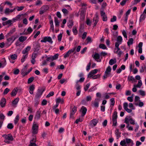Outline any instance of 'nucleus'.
Wrapping results in <instances>:
<instances>
[{
    "label": "nucleus",
    "mask_w": 146,
    "mask_h": 146,
    "mask_svg": "<svg viewBox=\"0 0 146 146\" xmlns=\"http://www.w3.org/2000/svg\"><path fill=\"white\" fill-rule=\"evenodd\" d=\"M9 36L7 35H5V37L7 39L6 44L9 46H10L16 38L14 36Z\"/></svg>",
    "instance_id": "1"
},
{
    "label": "nucleus",
    "mask_w": 146,
    "mask_h": 146,
    "mask_svg": "<svg viewBox=\"0 0 146 146\" xmlns=\"http://www.w3.org/2000/svg\"><path fill=\"white\" fill-rule=\"evenodd\" d=\"M111 70V67L110 66H108L105 72L103 78L104 79H105L110 75Z\"/></svg>",
    "instance_id": "2"
},
{
    "label": "nucleus",
    "mask_w": 146,
    "mask_h": 146,
    "mask_svg": "<svg viewBox=\"0 0 146 146\" xmlns=\"http://www.w3.org/2000/svg\"><path fill=\"white\" fill-rule=\"evenodd\" d=\"M117 112L115 111L112 115V120L113 121V125L114 126L116 125L117 124Z\"/></svg>",
    "instance_id": "3"
},
{
    "label": "nucleus",
    "mask_w": 146,
    "mask_h": 146,
    "mask_svg": "<svg viewBox=\"0 0 146 146\" xmlns=\"http://www.w3.org/2000/svg\"><path fill=\"white\" fill-rule=\"evenodd\" d=\"M38 124L34 122L32 126V133L34 134H36L38 133Z\"/></svg>",
    "instance_id": "4"
},
{
    "label": "nucleus",
    "mask_w": 146,
    "mask_h": 146,
    "mask_svg": "<svg viewBox=\"0 0 146 146\" xmlns=\"http://www.w3.org/2000/svg\"><path fill=\"white\" fill-rule=\"evenodd\" d=\"M49 8V7L47 5H44L42 6L40 9L39 11L40 14V15L42 14L48 10Z\"/></svg>",
    "instance_id": "5"
},
{
    "label": "nucleus",
    "mask_w": 146,
    "mask_h": 146,
    "mask_svg": "<svg viewBox=\"0 0 146 146\" xmlns=\"http://www.w3.org/2000/svg\"><path fill=\"white\" fill-rule=\"evenodd\" d=\"M40 42H48L50 44H52L53 43L52 39L50 36L44 37L41 40Z\"/></svg>",
    "instance_id": "6"
},
{
    "label": "nucleus",
    "mask_w": 146,
    "mask_h": 146,
    "mask_svg": "<svg viewBox=\"0 0 146 146\" xmlns=\"http://www.w3.org/2000/svg\"><path fill=\"white\" fill-rule=\"evenodd\" d=\"M92 57L97 62H100L101 59L100 58V56L99 54L97 53H95L92 55Z\"/></svg>",
    "instance_id": "7"
},
{
    "label": "nucleus",
    "mask_w": 146,
    "mask_h": 146,
    "mask_svg": "<svg viewBox=\"0 0 146 146\" xmlns=\"http://www.w3.org/2000/svg\"><path fill=\"white\" fill-rule=\"evenodd\" d=\"M44 91V90H43L42 89H38V91L35 96V98H40L42 95L43 92Z\"/></svg>",
    "instance_id": "8"
},
{
    "label": "nucleus",
    "mask_w": 146,
    "mask_h": 146,
    "mask_svg": "<svg viewBox=\"0 0 146 146\" xmlns=\"http://www.w3.org/2000/svg\"><path fill=\"white\" fill-rule=\"evenodd\" d=\"M21 73V74L23 76V77L25 76L29 73V72H28V71L27 70L26 66H25L22 70Z\"/></svg>",
    "instance_id": "9"
},
{
    "label": "nucleus",
    "mask_w": 146,
    "mask_h": 146,
    "mask_svg": "<svg viewBox=\"0 0 146 146\" xmlns=\"http://www.w3.org/2000/svg\"><path fill=\"white\" fill-rule=\"evenodd\" d=\"M77 111V108L76 106H74L70 111V118H73V115Z\"/></svg>",
    "instance_id": "10"
},
{
    "label": "nucleus",
    "mask_w": 146,
    "mask_h": 146,
    "mask_svg": "<svg viewBox=\"0 0 146 146\" xmlns=\"http://www.w3.org/2000/svg\"><path fill=\"white\" fill-rule=\"evenodd\" d=\"M100 14L101 16L103 17V21H106L107 20V17L105 12L103 11H101Z\"/></svg>",
    "instance_id": "11"
},
{
    "label": "nucleus",
    "mask_w": 146,
    "mask_h": 146,
    "mask_svg": "<svg viewBox=\"0 0 146 146\" xmlns=\"http://www.w3.org/2000/svg\"><path fill=\"white\" fill-rule=\"evenodd\" d=\"M31 49V47L30 46H28L23 50L22 53L24 54H27L28 55V52Z\"/></svg>",
    "instance_id": "12"
},
{
    "label": "nucleus",
    "mask_w": 146,
    "mask_h": 146,
    "mask_svg": "<svg viewBox=\"0 0 146 146\" xmlns=\"http://www.w3.org/2000/svg\"><path fill=\"white\" fill-rule=\"evenodd\" d=\"M35 86L32 84L30 86L29 88V92L31 94H33L34 93V91L35 89Z\"/></svg>",
    "instance_id": "13"
},
{
    "label": "nucleus",
    "mask_w": 146,
    "mask_h": 146,
    "mask_svg": "<svg viewBox=\"0 0 146 146\" xmlns=\"http://www.w3.org/2000/svg\"><path fill=\"white\" fill-rule=\"evenodd\" d=\"M99 99L96 98L94 102L92 103L94 106L96 108H98L99 106Z\"/></svg>",
    "instance_id": "14"
},
{
    "label": "nucleus",
    "mask_w": 146,
    "mask_h": 146,
    "mask_svg": "<svg viewBox=\"0 0 146 146\" xmlns=\"http://www.w3.org/2000/svg\"><path fill=\"white\" fill-rule=\"evenodd\" d=\"M98 120L96 119H93L91 121L90 125L92 127L95 126L98 123Z\"/></svg>",
    "instance_id": "15"
},
{
    "label": "nucleus",
    "mask_w": 146,
    "mask_h": 146,
    "mask_svg": "<svg viewBox=\"0 0 146 146\" xmlns=\"http://www.w3.org/2000/svg\"><path fill=\"white\" fill-rule=\"evenodd\" d=\"M40 113L41 112L40 111H37L35 116V119L36 120H38L39 119L40 117Z\"/></svg>",
    "instance_id": "16"
},
{
    "label": "nucleus",
    "mask_w": 146,
    "mask_h": 146,
    "mask_svg": "<svg viewBox=\"0 0 146 146\" xmlns=\"http://www.w3.org/2000/svg\"><path fill=\"white\" fill-rule=\"evenodd\" d=\"M6 102V99L5 98H3L2 99L0 102V104L1 107L3 108L5 107Z\"/></svg>",
    "instance_id": "17"
},
{
    "label": "nucleus",
    "mask_w": 146,
    "mask_h": 146,
    "mask_svg": "<svg viewBox=\"0 0 146 146\" xmlns=\"http://www.w3.org/2000/svg\"><path fill=\"white\" fill-rule=\"evenodd\" d=\"M81 110H82V116L83 117L86 114L87 109L86 107L82 106L81 108Z\"/></svg>",
    "instance_id": "18"
},
{
    "label": "nucleus",
    "mask_w": 146,
    "mask_h": 146,
    "mask_svg": "<svg viewBox=\"0 0 146 146\" xmlns=\"http://www.w3.org/2000/svg\"><path fill=\"white\" fill-rule=\"evenodd\" d=\"M33 46L36 50L38 51L40 49V45L39 43H36L33 44Z\"/></svg>",
    "instance_id": "19"
},
{
    "label": "nucleus",
    "mask_w": 146,
    "mask_h": 146,
    "mask_svg": "<svg viewBox=\"0 0 146 146\" xmlns=\"http://www.w3.org/2000/svg\"><path fill=\"white\" fill-rule=\"evenodd\" d=\"M19 101V98H15L12 102V104L13 106L16 107L17 106V105Z\"/></svg>",
    "instance_id": "20"
},
{
    "label": "nucleus",
    "mask_w": 146,
    "mask_h": 146,
    "mask_svg": "<svg viewBox=\"0 0 146 146\" xmlns=\"http://www.w3.org/2000/svg\"><path fill=\"white\" fill-rule=\"evenodd\" d=\"M18 91L17 88H14L12 91L11 95L12 96H14L16 95Z\"/></svg>",
    "instance_id": "21"
},
{
    "label": "nucleus",
    "mask_w": 146,
    "mask_h": 146,
    "mask_svg": "<svg viewBox=\"0 0 146 146\" xmlns=\"http://www.w3.org/2000/svg\"><path fill=\"white\" fill-rule=\"evenodd\" d=\"M27 37L25 36H21L19 38V40L21 42L25 41L27 39Z\"/></svg>",
    "instance_id": "22"
},
{
    "label": "nucleus",
    "mask_w": 146,
    "mask_h": 146,
    "mask_svg": "<svg viewBox=\"0 0 146 146\" xmlns=\"http://www.w3.org/2000/svg\"><path fill=\"white\" fill-rule=\"evenodd\" d=\"M4 140L5 142L9 143H10V141H13V137H5Z\"/></svg>",
    "instance_id": "23"
},
{
    "label": "nucleus",
    "mask_w": 146,
    "mask_h": 146,
    "mask_svg": "<svg viewBox=\"0 0 146 146\" xmlns=\"http://www.w3.org/2000/svg\"><path fill=\"white\" fill-rule=\"evenodd\" d=\"M125 141L126 143L129 145H133V141L130 139L126 138Z\"/></svg>",
    "instance_id": "24"
},
{
    "label": "nucleus",
    "mask_w": 146,
    "mask_h": 146,
    "mask_svg": "<svg viewBox=\"0 0 146 146\" xmlns=\"http://www.w3.org/2000/svg\"><path fill=\"white\" fill-rule=\"evenodd\" d=\"M122 37L120 36H119L117 37V42H116L115 43H117L119 44H120L122 42Z\"/></svg>",
    "instance_id": "25"
},
{
    "label": "nucleus",
    "mask_w": 146,
    "mask_h": 146,
    "mask_svg": "<svg viewBox=\"0 0 146 146\" xmlns=\"http://www.w3.org/2000/svg\"><path fill=\"white\" fill-rule=\"evenodd\" d=\"M2 60L3 61V63L0 62V68H3L6 65V60L5 58H3Z\"/></svg>",
    "instance_id": "26"
},
{
    "label": "nucleus",
    "mask_w": 146,
    "mask_h": 146,
    "mask_svg": "<svg viewBox=\"0 0 146 146\" xmlns=\"http://www.w3.org/2000/svg\"><path fill=\"white\" fill-rule=\"evenodd\" d=\"M145 17L146 16L145 14L143 13L141 14L140 17L139 22H141L142 21L144 20L145 18Z\"/></svg>",
    "instance_id": "27"
},
{
    "label": "nucleus",
    "mask_w": 146,
    "mask_h": 146,
    "mask_svg": "<svg viewBox=\"0 0 146 146\" xmlns=\"http://www.w3.org/2000/svg\"><path fill=\"white\" fill-rule=\"evenodd\" d=\"M116 62V60L115 58H114L113 59H111L109 61V64L111 65H112L114 64H115Z\"/></svg>",
    "instance_id": "28"
},
{
    "label": "nucleus",
    "mask_w": 146,
    "mask_h": 146,
    "mask_svg": "<svg viewBox=\"0 0 146 146\" xmlns=\"http://www.w3.org/2000/svg\"><path fill=\"white\" fill-rule=\"evenodd\" d=\"M15 28H12L7 35L9 36H11V35L15 31Z\"/></svg>",
    "instance_id": "29"
},
{
    "label": "nucleus",
    "mask_w": 146,
    "mask_h": 146,
    "mask_svg": "<svg viewBox=\"0 0 146 146\" xmlns=\"http://www.w3.org/2000/svg\"><path fill=\"white\" fill-rule=\"evenodd\" d=\"M12 11H11L9 8H7L5 10L4 13L5 14L8 15L10 13H12Z\"/></svg>",
    "instance_id": "30"
},
{
    "label": "nucleus",
    "mask_w": 146,
    "mask_h": 146,
    "mask_svg": "<svg viewBox=\"0 0 146 146\" xmlns=\"http://www.w3.org/2000/svg\"><path fill=\"white\" fill-rule=\"evenodd\" d=\"M19 120V115L17 114L15 117L14 119V123L15 124H16L17 123L18 121Z\"/></svg>",
    "instance_id": "31"
},
{
    "label": "nucleus",
    "mask_w": 146,
    "mask_h": 146,
    "mask_svg": "<svg viewBox=\"0 0 146 146\" xmlns=\"http://www.w3.org/2000/svg\"><path fill=\"white\" fill-rule=\"evenodd\" d=\"M142 82L141 80H139L138 82V84L134 86L135 87H137L140 88L142 86Z\"/></svg>",
    "instance_id": "32"
},
{
    "label": "nucleus",
    "mask_w": 146,
    "mask_h": 146,
    "mask_svg": "<svg viewBox=\"0 0 146 146\" xmlns=\"http://www.w3.org/2000/svg\"><path fill=\"white\" fill-rule=\"evenodd\" d=\"M96 18H93V21L94 22V27L96 26L97 23L98 21V16H97V15H96Z\"/></svg>",
    "instance_id": "33"
},
{
    "label": "nucleus",
    "mask_w": 146,
    "mask_h": 146,
    "mask_svg": "<svg viewBox=\"0 0 146 146\" xmlns=\"http://www.w3.org/2000/svg\"><path fill=\"white\" fill-rule=\"evenodd\" d=\"M73 25V22L72 20H70L68 23V26L69 28H71Z\"/></svg>",
    "instance_id": "34"
},
{
    "label": "nucleus",
    "mask_w": 146,
    "mask_h": 146,
    "mask_svg": "<svg viewBox=\"0 0 146 146\" xmlns=\"http://www.w3.org/2000/svg\"><path fill=\"white\" fill-rule=\"evenodd\" d=\"M28 55H27V54H25L23 55V57L21 59V62H23L25 61V59L27 58Z\"/></svg>",
    "instance_id": "35"
},
{
    "label": "nucleus",
    "mask_w": 146,
    "mask_h": 146,
    "mask_svg": "<svg viewBox=\"0 0 146 146\" xmlns=\"http://www.w3.org/2000/svg\"><path fill=\"white\" fill-rule=\"evenodd\" d=\"M141 0H134L131 2V4L132 6L137 4L138 3H139Z\"/></svg>",
    "instance_id": "36"
},
{
    "label": "nucleus",
    "mask_w": 146,
    "mask_h": 146,
    "mask_svg": "<svg viewBox=\"0 0 146 146\" xmlns=\"http://www.w3.org/2000/svg\"><path fill=\"white\" fill-rule=\"evenodd\" d=\"M10 59H12V60H14L16 59L17 58V56L16 54H14L10 55Z\"/></svg>",
    "instance_id": "37"
},
{
    "label": "nucleus",
    "mask_w": 146,
    "mask_h": 146,
    "mask_svg": "<svg viewBox=\"0 0 146 146\" xmlns=\"http://www.w3.org/2000/svg\"><path fill=\"white\" fill-rule=\"evenodd\" d=\"M133 41V39L132 38H130L127 42V44L128 46L132 44Z\"/></svg>",
    "instance_id": "38"
},
{
    "label": "nucleus",
    "mask_w": 146,
    "mask_h": 146,
    "mask_svg": "<svg viewBox=\"0 0 146 146\" xmlns=\"http://www.w3.org/2000/svg\"><path fill=\"white\" fill-rule=\"evenodd\" d=\"M54 22L55 26L57 27H58L59 25V22L57 18H55Z\"/></svg>",
    "instance_id": "39"
},
{
    "label": "nucleus",
    "mask_w": 146,
    "mask_h": 146,
    "mask_svg": "<svg viewBox=\"0 0 146 146\" xmlns=\"http://www.w3.org/2000/svg\"><path fill=\"white\" fill-rule=\"evenodd\" d=\"M110 105L113 106L115 103V99L114 98H111L110 99Z\"/></svg>",
    "instance_id": "40"
},
{
    "label": "nucleus",
    "mask_w": 146,
    "mask_h": 146,
    "mask_svg": "<svg viewBox=\"0 0 146 146\" xmlns=\"http://www.w3.org/2000/svg\"><path fill=\"white\" fill-rule=\"evenodd\" d=\"M34 78L33 77H31L29 78L28 80L27 83L28 84H29L31 83L34 80Z\"/></svg>",
    "instance_id": "41"
},
{
    "label": "nucleus",
    "mask_w": 146,
    "mask_h": 146,
    "mask_svg": "<svg viewBox=\"0 0 146 146\" xmlns=\"http://www.w3.org/2000/svg\"><path fill=\"white\" fill-rule=\"evenodd\" d=\"M7 128L9 129H11L13 127V126L12 123L8 124L7 125Z\"/></svg>",
    "instance_id": "42"
},
{
    "label": "nucleus",
    "mask_w": 146,
    "mask_h": 146,
    "mask_svg": "<svg viewBox=\"0 0 146 146\" xmlns=\"http://www.w3.org/2000/svg\"><path fill=\"white\" fill-rule=\"evenodd\" d=\"M16 9H17V10L18 11L22 10L24 8V6L19 7L18 6H16Z\"/></svg>",
    "instance_id": "43"
},
{
    "label": "nucleus",
    "mask_w": 146,
    "mask_h": 146,
    "mask_svg": "<svg viewBox=\"0 0 146 146\" xmlns=\"http://www.w3.org/2000/svg\"><path fill=\"white\" fill-rule=\"evenodd\" d=\"M42 4V1L40 0H37L36 2L35 5H40Z\"/></svg>",
    "instance_id": "44"
},
{
    "label": "nucleus",
    "mask_w": 146,
    "mask_h": 146,
    "mask_svg": "<svg viewBox=\"0 0 146 146\" xmlns=\"http://www.w3.org/2000/svg\"><path fill=\"white\" fill-rule=\"evenodd\" d=\"M100 48H102L103 49H106V47L105 44H100L99 46Z\"/></svg>",
    "instance_id": "45"
},
{
    "label": "nucleus",
    "mask_w": 146,
    "mask_h": 146,
    "mask_svg": "<svg viewBox=\"0 0 146 146\" xmlns=\"http://www.w3.org/2000/svg\"><path fill=\"white\" fill-rule=\"evenodd\" d=\"M88 102L86 99L82 100L81 101V103L83 105H85L87 104Z\"/></svg>",
    "instance_id": "46"
},
{
    "label": "nucleus",
    "mask_w": 146,
    "mask_h": 146,
    "mask_svg": "<svg viewBox=\"0 0 146 146\" xmlns=\"http://www.w3.org/2000/svg\"><path fill=\"white\" fill-rule=\"evenodd\" d=\"M84 79L85 78L84 77H81L79 80H77L76 83L77 84L79 82H82L84 81Z\"/></svg>",
    "instance_id": "47"
},
{
    "label": "nucleus",
    "mask_w": 146,
    "mask_h": 146,
    "mask_svg": "<svg viewBox=\"0 0 146 146\" xmlns=\"http://www.w3.org/2000/svg\"><path fill=\"white\" fill-rule=\"evenodd\" d=\"M123 108L125 110L128 108V104L126 102H124L123 104Z\"/></svg>",
    "instance_id": "48"
},
{
    "label": "nucleus",
    "mask_w": 146,
    "mask_h": 146,
    "mask_svg": "<svg viewBox=\"0 0 146 146\" xmlns=\"http://www.w3.org/2000/svg\"><path fill=\"white\" fill-rule=\"evenodd\" d=\"M59 56V54H56L55 55L53 56H52V59L53 60H55L57 59Z\"/></svg>",
    "instance_id": "49"
},
{
    "label": "nucleus",
    "mask_w": 146,
    "mask_h": 146,
    "mask_svg": "<svg viewBox=\"0 0 146 146\" xmlns=\"http://www.w3.org/2000/svg\"><path fill=\"white\" fill-rule=\"evenodd\" d=\"M54 94V92L53 91L50 92L46 96V98H49L53 96Z\"/></svg>",
    "instance_id": "50"
},
{
    "label": "nucleus",
    "mask_w": 146,
    "mask_h": 146,
    "mask_svg": "<svg viewBox=\"0 0 146 146\" xmlns=\"http://www.w3.org/2000/svg\"><path fill=\"white\" fill-rule=\"evenodd\" d=\"M120 44H119L117 43H115V47L117 48V51H116V53H117V52L120 50V48L119 47V46Z\"/></svg>",
    "instance_id": "51"
},
{
    "label": "nucleus",
    "mask_w": 146,
    "mask_h": 146,
    "mask_svg": "<svg viewBox=\"0 0 146 146\" xmlns=\"http://www.w3.org/2000/svg\"><path fill=\"white\" fill-rule=\"evenodd\" d=\"M72 31L74 33V34L76 35L77 33V31L76 27H73L72 29Z\"/></svg>",
    "instance_id": "52"
},
{
    "label": "nucleus",
    "mask_w": 146,
    "mask_h": 146,
    "mask_svg": "<svg viewBox=\"0 0 146 146\" xmlns=\"http://www.w3.org/2000/svg\"><path fill=\"white\" fill-rule=\"evenodd\" d=\"M129 123L132 125L135 124V121L132 118L129 119Z\"/></svg>",
    "instance_id": "53"
},
{
    "label": "nucleus",
    "mask_w": 146,
    "mask_h": 146,
    "mask_svg": "<svg viewBox=\"0 0 146 146\" xmlns=\"http://www.w3.org/2000/svg\"><path fill=\"white\" fill-rule=\"evenodd\" d=\"M139 92L140 94L142 96H145V92L144 91L141 90H140L139 91Z\"/></svg>",
    "instance_id": "54"
},
{
    "label": "nucleus",
    "mask_w": 146,
    "mask_h": 146,
    "mask_svg": "<svg viewBox=\"0 0 146 146\" xmlns=\"http://www.w3.org/2000/svg\"><path fill=\"white\" fill-rule=\"evenodd\" d=\"M100 74H98L96 75L93 76L92 78L93 79H96L100 78Z\"/></svg>",
    "instance_id": "55"
},
{
    "label": "nucleus",
    "mask_w": 146,
    "mask_h": 146,
    "mask_svg": "<svg viewBox=\"0 0 146 146\" xmlns=\"http://www.w3.org/2000/svg\"><path fill=\"white\" fill-rule=\"evenodd\" d=\"M62 34L61 33H60L58 35V40L59 42H60L62 39Z\"/></svg>",
    "instance_id": "56"
},
{
    "label": "nucleus",
    "mask_w": 146,
    "mask_h": 146,
    "mask_svg": "<svg viewBox=\"0 0 146 146\" xmlns=\"http://www.w3.org/2000/svg\"><path fill=\"white\" fill-rule=\"evenodd\" d=\"M88 102L92 100V97L90 96H86V99Z\"/></svg>",
    "instance_id": "57"
},
{
    "label": "nucleus",
    "mask_w": 146,
    "mask_h": 146,
    "mask_svg": "<svg viewBox=\"0 0 146 146\" xmlns=\"http://www.w3.org/2000/svg\"><path fill=\"white\" fill-rule=\"evenodd\" d=\"M127 100L130 102H132L133 101V97L132 96L128 97L127 98Z\"/></svg>",
    "instance_id": "58"
},
{
    "label": "nucleus",
    "mask_w": 146,
    "mask_h": 146,
    "mask_svg": "<svg viewBox=\"0 0 146 146\" xmlns=\"http://www.w3.org/2000/svg\"><path fill=\"white\" fill-rule=\"evenodd\" d=\"M90 86V84H87L84 87V89L85 91L87 90Z\"/></svg>",
    "instance_id": "59"
},
{
    "label": "nucleus",
    "mask_w": 146,
    "mask_h": 146,
    "mask_svg": "<svg viewBox=\"0 0 146 146\" xmlns=\"http://www.w3.org/2000/svg\"><path fill=\"white\" fill-rule=\"evenodd\" d=\"M33 30L31 27H28L27 29L28 33H27L28 34L31 33L33 31Z\"/></svg>",
    "instance_id": "60"
},
{
    "label": "nucleus",
    "mask_w": 146,
    "mask_h": 146,
    "mask_svg": "<svg viewBox=\"0 0 146 146\" xmlns=\"http://www.w3.org/2000/svg\"><path fill=\"white\" fill-rule=\"evenodd\" d=\"M126 143L125 140H124L121 141L120 143V144L122 146H125V145Z\"/></svg>",
    "instance_id": "61"
},
{
    "label": "nucleus",
    "mask_w": 146,
    "mask_h": 146,
    "mask_svg": "<svg viewBox=\"0 0 146 146\" xmlns=\"http://www.w3.org/2000/svg\"><path fill=\"white\" fill-rule=\"evenodd\" d=\"M128 80L129 81H133L135 80V78L132 76H128Z\"/></svg>",
    "instance_id": "62"
},
{
    "label": "nucleus",
    "mask_w": 146,
    "mask_h": 146,
    "mask_svg": "<svg viewBox=\"0 0 146 146\" xmlns=\"http://www.w3.org/2000/svg\"><path fill=\"white\" fill-rule=\"evenodd\" d=\"M9 89L8 88H6L4 90L3 94L4 95L6 94L9 91Z\"/></svg>",
    "instance_id": "63"
},
{
    "label": "nucleus",
    "mask_w": 146,
    "mask_h": 146,
    "mask_svg": "<svg viewBox=\"0 0 146 146\" xmlns=\"http://www.w3.org/2000/svg\"><path fill=\"white\" fill-rule=\"evenodd\" d=\"M126 127L128 128L129 130L132 131L133 130V128L131 126H130L129 125H127L126 126Z\"/></svg>",
    "instance_id": "64"
}]
</instances>
